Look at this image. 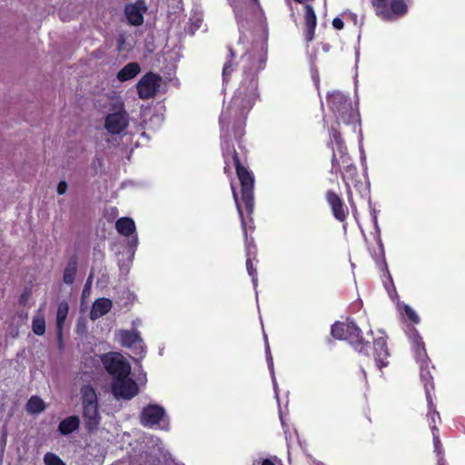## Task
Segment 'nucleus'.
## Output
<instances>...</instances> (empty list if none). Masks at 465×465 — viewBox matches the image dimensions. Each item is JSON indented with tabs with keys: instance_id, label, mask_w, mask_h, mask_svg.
<instances>
[{
	"instance_id": "1",
	"label": "nucleus",
	"mask_w": 465,
	"mask_h": 465,
	"mask_svg": "<svg viewBox=\"0 0 465 465\" xmlns=\"http://www.w3.org/2000/svg\"><path fill=\"white\" fill-rule=\"evenodd\" d=\"M263 68H243L242 78L234 92L228 106L223 109L219 117L221 131L226 135H232L237 142L239 152L231 143L229 139L222 142V153L224 162L223 172L232 177L231 164H233L241 185V199L232 183V191L241 219V224L245 242L246 259H256L257 248L252 241L247 239L246 222L242 205H244L247 215H252L254 209V176L246 166L248 150L243 143L245 126L248 114L253 107L260 94L258 92V73Z\"/></svg>"
},
{
	"instance_id": "2",
	"label": "nucleus",
	"mask_w": 465,
	"mask_h": 465,
	"mask_svg": "<svg viewBox=\"0 0 465 465\" xmlns=\"http://www.w3.org/2000/svg\"><path fill=\"white\" fill-rule=\"evenodd\" d=\"M388 337L382 332L381 336L374 338L372 346L362 337L361 330L354 322H349L348 332L345 341H347L355 351L360 354L370 359L373 357L375 366L381 371L389 365L390 351L387 343Z\"/></svg>"
},
{
	"instance_id": "3",
	"label": "nucleus",
	"mask_w": 465,
	"mask_h": 465,
	"mask_svg": "<svg viewBox=\"0 0 465 465\" xmlns=\"http://www.w3.org/2000/svg\"><path fill=\"white\" fill-rule=\"evenodd\" d=\"M327 104L336 117V122L331 126L337 127L342 133L341 124H344L355 134L360 120L359 114L352 107L351 99L339 91H333L327 95Z\"/></svg>"
},
{
	"instance_id": "4",
	"label": "nucleus",
	"mask_w": 465,
	"mask_h": 465,
	"mask_svg": "<svg viewBox=\"0 0 465 465\" xmlns=\"http://www.w3.org/2000/svg\"><path fill=\"white\" fill-rule=\"evenodd\" d=\"M329 133L331 143L334 144L331 153V173L338 174V173L355 164L348 153L341 132L337 127L331 126Z\"/></svg>"
},
{
	"instance_id": "5",
	"label": "nucleus",
	"mask_w": 465,
	"mask_h": 465,
	"mask_svg": "<svg viewBox=\"0 0 465 465\" xmlns=\"http://www.w3.org/2000/svg\"><path fill=\"white\" fill-rule=\"evenodd\" d=\"M83 418L87 431L93 432L97 430L101 417L98 411L97 394L91 385H84L81 389Z\"/></svg>"
},
{
	"instance_id": "6",
	"label": "nucleus",
	"mask_w": 465,
	"mask_h": 465,
	"mask_svg": "<svg viewBox=\"0 0 465 465\" xmlns=\"http://www.w3.org/2000/svg\"><path fill=\"white\" fill-rule=\"evenodd\" d=\"M370 2L375 15L386 22L396 21L408 12L405 0H370Z\"/></svg>"
},
{
	"instance_id": "7",
	"label": "nucleus",
	"mask_w": 465,
	"mask_h": 465,
	"mask_svg": "<svg viewBox=\"0 0 465 465\" xmlns=\"http://www.w3.org/2000/svg\"><path fill=\"white\" fill-rule=\"evenodd\" d=\"M102 362L106 371L114 379L124 378L131 373L130 363L117 352H111L103 355Z\"/></svg>"
},
{
	"instance_id": "8",
	"label": "nucleus",
	"mask_w": 465,
	"mask_h": 465,
	"mask_svg": "<svg viewBox=\"0 0 465 465\" xmlns=\"http://www.w3.org/2000/svg\"><path fill=\"white\" fill-rule=\"evenodd\" d=\"M162 83V77L158 74L148 72L136 84L137 94L141 99L146 100L156 95Z\"/></svg>"
},
{
	"instance_id": "9",
	"label": "nucleus",
	"mask_w": 465,
	"mask_h": 465,
	"mask_svg": "<svg viewBox=\"0 0 465 465\" xmlns=\"http://www.w3.org/2000/svg\"><path fill=\"white\" fill-rule=\"evenodd\" d=\"M111 390L117 400H131L139 393L138 384L129 376L114 379L111 384Z\"/></svg>"
},
{
	"instance_id": "10",
	"label": "nucleus",
	"mask_w": 465,
	"mask_h": 465,
	"mask_svg": "<svg viewBox=\"0 0 465 465\" xmlns=\"http://www.w3.org/2000/svg\"><path fill=\"white\" fill-rule=\"evenodd\" d=\"M129 125V115L123 105L118 111L108 114L104 121L105 130L113 135L120 134Z\"/></svg>"
},
{
	"instance_id": "11",
	"label": "nucleus",
	"mask_w": 465,
	"mask_h": 465,
	"mask_svg": "<svg viewBox=\"0 0 465 465\" xmlns=\"http://www.w3.org/2000/svg\"><path fill=\"white\" fill-rule=\"evenodd\" d=\"M297 4L304 5L303 14V35L307 42H312L315 35V29L317 25V16L315 11L311 4L314 0H293Z\"/></svg>"
},
{
	"instance_id": "12",
	"label": "nucleus",
	"mask_w": 465,
	"mask_h": 465,
	"mask_svg": "<svg viewBox=\"0 0 465 465\" xmlns=\"http://www.w3.org/2000/svg\"><path fill=\"white\" fill-rule=\"evenodd\" d=\"M325 199L331 208L333 217L343 223L349 215V209L344 203L342 198L334 191L328 190L325 193Z\"/></svg>"
},
{
	"instance_id": "13",
	"label": "nucleus",
	"mask_w": 465,
	"mask_h": 465,
	"mask_svg": "<svg viewBox=\"0 0 465 465\" xmlns=\"http://www.w3.org/2000/svg\"><path fill=\"white\" fill-rule=\"evenodd\" d=\"M165 416L164 409L157 404H149L140 414V422L143 427L153 428L160 423Z\"/></svg>"
},
{
	"instance_id": "14",
	"label": "nucleus",
	"mask_w": 465,
	"mask_h": 465,
	"mask_svg": "<svg viewBox=\"0 0 465 465\" xmlns=\"http://www.w3.org/2000/svg\"><path fill=\"white\" fill-rule=\"evenodd\" d=\"M341 176V179L346 186V194L348 198V202L351 206L354 207V202L352 199V191L351 185H353L356 189H360L362 186V182L360 179V175L357 170L356 165L347 168L339 173Z\"/></svg>"
},
{
	"instance_id": "15",
	"label": "nucleus",
	"mask_w": 465,
	"mask_h": 465,
	"mask_svg": "<svg viewBox=\"0 0 465 465\" xmlns=\"http://www.w3.org/2000/svg\"><path fill=\"white\" fill-rule=\"evenodd\" d=\"M146 10L145 2L143 0H137L135 3L125 5L124 13L131 25L139 26L143 23V14Z\"/></svg>"
},
{
	"instance_id": "16",
	"label": "nucleus",
	"mask_w": 465,
	"mask_h": 465,
	"mask_svg": "<svg viewBox=\"0 0 465 465\" xmlns=\"http://www.w3.org/2000/svg\"><path fill=\"white\" fill-rule=\"evenodd\" d=\"M419 366L420 377L424 386L426 401L431 403V392L434 391L432 371H435V367L432 365L431 361H422L419 363Z\"/></svg>"
},
{
	"instance_id": "17",
	"label": "nucleus",
	"mask_w": 465,
	"mask_h": 465,
	"mask_svg": "<svg viewBox=\"0 0 465 465\" xmlns=\"http://www.w3.org/2000/svg\"><path fill=\"white\" fill-rule=\"evenodd\" d=\"M69 312V306L66 302H61L56 312V336L59 344L63 343V330Z\"/></svg>"
},
{
	"instance_id": "18",
	"label": "nucleus",
	"mask_w": 465,
	"mask_h": 465,
	"mask_svg": "<svg viewBox=\"0 0 465 465\" xmlns=\"http://www.w3.org/2000/svg\"><path fill=\"white\" fill-rule=\"evenodd\" d=\"M113 307V302L108 298H99L94 301L92 310L90 312V318L96 320L110 312Z\"/></svg>"
},
{
	"instance_id": "19",
	"label": "nucleus",
	"mask_w": 465,
	"mask_h": 465,
	"mask_svg": "<svg viewBox=\"0 0 465 465\" xmlns=\"http://www.w3.org/2000/svg\"><path fill=\"white\" fill-rule=\"evenodd\" d=\"M80 427V419L76 415L69 416L64 420H62L58 425V431L62 435H68L75 430H77Z\"/></svg>"
},
{
	"instance_id": "20",
	"label": "nucleus",
	"mask_w": 465,
	"mask_h": 465,
	"mask_svg": "<svg viewBox=\"0 0 465 465\" xmlns=\"http://www.w3.org/2000/svg\"><path fill=\"white\" fill-rule=\"evenodd\" d=\"M141 71V67L136 62L128 63L118 73L117 79L120 82H125L134 78Z\"/></svg>"
},
{
	"instance_id": "21",
	"label": "nucleus",
	"mask_w": 465,
	"mask_h": 465,
	"mask_svg": "<svg viewBox=\"0 0 465 465\" xmlns=\"http://www.w3.org/2000/svg\"><path fill=\"white\" fill-rule=\"evenodd\" d=\"M412 349L418 364L422 361H430L426 351L425 343L419 334H417L413 339Z\"/></svg>"
},
{
	"instance_id": "22",
	"label": "nucleus",
	"mask_w": 465,
	"mask_h": 465,
	"mask_svg": "<svg viewBox=\"0 0 465 465\" xmlns=\"http://www.w3.org/2000/svg\"><path fill=\"white\" fill-rule=\"evenodd\" d=\"M115 229L119 234L128 237L135 232L134 221L130 217H122L116 221Z\"/></svg>"
},
{
	"instance_id": "23",
	"label": "nucleus",
	"mask_w": 465,
	"mask_h": 465,
	"mask_svg": "<svg viewBox=\"0 0 465 465\" xmlns=\"http://www.w3.org/2000/svg\"><path fill=\"white\" fill-rule=\"evenodd\" d=\"M77 257L75 255L72 256L64 271L63 281L65 284L71 285L74 283L77 272Z\"/></svg>"
},
{
	"instance_id": "24",
	"label": "nucleus",
	"mask_w": 465,
	"mask_h": 465,
	"mask_svg": "<svg viewBox=\"0 0 465 465\" xmlns=\"http://www.w3.org/2000/svg\"><path fill=\"white\" fill-rule=\"evenodd\" d=\"M120 341L124 347L130 348L137 342L142 341V339L139 332L135 330H123L120 331Z\"/></svg>"
},
{
	"instance_id": "25",
	"label": "nucleus",
	"mask_w": 465,
	"mask_h": 465,
	"mask_svg": "<svg viewBox=\"0 0 465 465\" xmlns=\"http://www.w3.org/2000/svg\"><path fill=\"white\" fill-rule=\"evenodd\" d=\"M25 409L30 414H39L45 410V404L40 397L32 396L28 400Z\"/></svg>"
},
{
	"instance_id": "26",
	"label": "nucleus",
	"mask_w": 465,
	"mask_h": 465,
	"mask_svg": "<svg viewBox=\"0 0 465 465\" xmlns=\"http://www.w3.org/2000/svg\"><path fill=\"white\" fill-rule=\"evenodd\" d=\"M428 404V422L430 428L431 433L433 434V430H439L437 427V420L440 421V413L436 410V406L433 403V399L431 398V403L427 401Z\"/></svg>"
},
{
	"instance_id": "27",
	"label": "nucleus",
	"mask_w": 465,
	"mask_h": 465,
	"mask_svg": "<svg viewBox=\"0 0 465 465\" xmlns=\"http://www.w3.org/2000/svg\"><path fill=\"white\" fill-rule=\"evenodd\" d=\"M349 322H336L331 325V334L333 338L337 340H344L346 338V334L348 332Z\"/></svg>"
},
{
	"instance_id": "28",
	"label": "nucleus",
	"mask_w": 465,
	"mask_h": 465,
	"mask_svg": "<svg viewBox=\"0 0 465 465\" xmlns=\"http://www.w3.org/2000/svg\"><path fill=\"white\" fill-rule=\"evenodd\" d=\"M236 54L232 47L228 49L227 61L225 62L223 68V81H228L233 71V60L235 59Z\"/></svg>"
},
{
	"instance_id": "29",
	"label": "nucleus",
	"mask_w": 465,
	"mask_h": 465,
	"mask_svg": "<svg viewBox=\"0 0 465 465\" xmlns=\"http://www.w3.org/2000/svg\"><path fill=\"white\" fill-rule=\"evenodd\" d=\"M32 330L35 334L41 336L45 332V319L43 315H37L33 318Z\"/></svg>"
},
{
	"instance_id": "30",
	"label": "nucleus",
	"mask_w": 465,
	"mask_h": 465,
	"mask_svg": "<svg viewBox=\"0 0 465 465\" xmlns=\"http://www.w3.org/2000/svg\"><path fill=\"white\" fill-rule=\"evenodd\" d=\"M433 448L438 460L444 459L443 446L440 439V430H433Z\"/></svg>"
},
{
	"instance_id": "31",
	"label": "nucleus",
	"mask_w": 465,
	"mask_h": 465,
	"mask_svg": "<svg viewBox=\"0 0 465 465\" xmlns=\"http://www.w3.org/2000/svg\"><path fill=\"white\" fill-rule=\"evenodd\" d=\"M44 462L45 465H65L62 459L53 452H47L45 454Z\"/></svg>"
},
{
	"instance_id": "32",
	"label": "nucleus",
	"mask_w": 465,
	"mask_h": 465,
	"mask_svg": "<svg viewBox=\"0 0 465 465\" xmlns=\"http://www.w3.org/2000/svg\"><path fill=\"white\" fill-rule=\"evenodd\" d=\"M404 312L409 320L411 321L413 323L420 322V318L412 308H411L410 306H405Z\"/></svg>"
},
{
	"instance_id": "33",
	"label": "nucleus",
	"mask_w": 465,
	"mask_h": 465,
	"mask_svg": "<svg viewBox=\"0 0 465 465\" xmlns=\"http://www.w3.org/2000/svg\"><path fill=\"white\" fill-rule=\"evenodd\" d=\"M254 259L248 258L246 259V269L250 276H252V281H255V278L257 276V271L253 266V261Z\"/></svg>"
},
{
	"instance_id": "34",
	"label": "nucleus",
	"mask_w": 465,
	"mask_h": 465,
	"mask_svg": "<svg viewBox=\"0 0 465 465\" xmlns=\"http://www.w3.org/2000/svg\"><path fill=\"white\" fill-rule=\"evenodd\" d=\"M253 465H282L281 460H278L276 458L270 459L266 458L262 460L261 461L257 460L253 463Z\"/></svg>"
},
{
	"instance_id": "35",
	"label": "nucleus",
	"mask_w": 465,
	"mask_h": 465,
	"mask_svg": "<svg viewBox=\"0 0 465 465\" xmlns=\"http://www.w3.org/2000/svg\"><path fill=\"white\" fill-rule=\"evenodd\" d=\"M68 185L65 181H61L57 185V193L62 195L64 194L67 191Z\"/></svg>"
},
{
	"instance_id": "36",
	"label": "nucleus",
	"mask_w": 465,
	"mask_h": 465,
	"mask_svg": "<svg viewBox=\"0 0 465 465\" xmlns=\"http://www.w3.org/2000/svg\"><path fill=\"white\" fill-rule=\"evenodd\" d=\"M332 26L337 30H341L344 27V23L340 17H335L332 20Z\"/></svg>"
},
{
	"instance_id": "37",
	"label": "nucleus",
	"mask_w": 465,
	"mask_h": 465,
	"mask_svg": "<svg viewBox=\"0 0 465 465\" xmlns=\"http://www.w3.org/2000/svg\"><path fill=\"white\" fill-rule=\"evenodd\" d=\"M438 465H446L445 460L444 459L438 460Z\"/></svg>"
},
{
	"instance_id": "38",
	"label": "nucleus",
	"mask_w": 465,
	"mask_h": 465,
	"mask_svg": "<svg viewBox=\"0 0 465 465\" xmlns=\"http://www.w3.org/2000/svg\"><path fill=\"white\" fill-rule=\"evenodd\" d=\"M362 373L366 377V372H365V371L363 369H362Z\"/></svg>"
}]
</instances>
